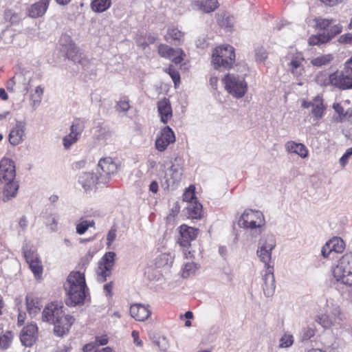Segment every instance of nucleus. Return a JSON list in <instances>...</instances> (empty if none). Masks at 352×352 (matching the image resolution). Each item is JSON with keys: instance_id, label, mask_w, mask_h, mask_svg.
<instances>
[{"instance_id": "nucleus-1", "label": "nucleus", "mask_w": 352, "mask_h": 352, "mask_svg": "<svg viewBox=\"0 0 352 352\" xmlns=\"http://www.w3.org/2000/svg\"><path fill=\"white\" fill-rule=\"evenodd\" d=\"M65 287L67 294L66 304L68 306H76L84 303L88 293L84 272H71L67 277Z\"/></svg>"}, {"instance_id": "nucleus-2", "label": "nucleus", "mask_w": 352, "mask_h": 352, "mask_svg": "<svg viewBox=\"0 0 352 352\" xmlns=\"http://www.w3.org/2000/svg\"><path fill=\"white\" fill-rule=\"evenodd\" d=\"M314 21L316 28L323 30L324 32L310 36L309 38L310 45H319L326 43L342 32V25L338 23L336 24L335 20L316 18Z\"/></svg>"}, {"instance_id": "nucleus-3", "label": "nucleus", "mask_w": 352, "mask_h": 352, "mask_svg": "<svg viewBox=\"0 0 352 352\" xmlns=\"http://www.w3.org/2000/svg\"><path fill=\"white\" fill-rule=\"evenodd\" d=\"M265 223L263 214L261 211L252 209L245 210L238 221L239 227L247 230L254 239L262 233Z\"/></svg>"}, {"instance_id": "nucleus-4", "label": "nucleus", "mask_w": 352, "mask_h": 352, "mask_svg": "<svg viewBox=\"0 0 352 352\" xmlns=\"http://www.w3.org/2000/svg\"><path fill=\"white\" fill-rule=\"evenodd\" d=\"M332 274L335 280L346 286H352V252L343 255L338 264L333 267Z\"/></svg>"}, {"instance_id": "nucleus-5", "label": "nucleus", "mask_w": 352, "mask_h": 352, "mask_svg": "<svg viewBox=\"0 0 352 352\" xmlns=\"http://www.w3.org/2000/svg\"><path fill=\"white\" fill-rule=\"evenodd\" d=\"M235 60L234 47L231 45H222L216 47L212 53V62L215 69L230 68Z\"/></svg>"}, {"instance_id": "nucleus-6", "label": "nucleus", "mask_w": 352, "mask_h": 352, "mask_svg": "<svg viewBox=\"0 0 352 352\" xmlns=\"http://www.w3.org/2000/svg\"><path fill=\"white\" fill-rule=\"evenodd\" d=\"M225 89L233 97L241 98L248 91L245 77L236 74H228L222 79Z\"/></svg>"}, {"instance_id": "nucleus-7", "label": "nucleus", "mask_w": 352, "mask_h": 352, "mask_svg": "<svg viewBox=\"0 0 352 352\" xmlns=\"http://www.w3.org/2000/svg\"><path fill=\"white\" fill-rule=\"evenodd\" d=\"M276 247V241L273 236H267L259 240L256 255L260 261L264 263L265 270L268 267H273L270 265L272 258V251Z\"/></svg>"}, {"instance_id": "nucleus-8", "label": "nucleus", "mask_w": 352, "mask_h": 352, "mask_svg": "<svg viewBox=\"0 0 352 352\" xmlns=\"http://www.w3.org/2000/svg\"><path fill=\"white\" fill-rule=\"evenodd\" d=\"M59 43L61 46V51L66 54L68 58L82 65H85L87 60L82 58L81 54H78L77 47L70 36L63 34L59 40Z\"/></svg>"}, {"instance_id": "nucleus-9", "label": "nucleus", "mask_w": 352, "mask_h": 352, "mask_svg": "<svg viewBox=\"0 0 352 352\" xmlns=\"http://www.w3.org/2000/svg\"><path fill=\"white\" fill-rule=\"evenodd\" d=\"M118 170L117 162L111 157H104L100 160L97 167V174L100 183L107 184L111 175L116 174Z\"/></svg>"}, {"instance_id": "nucleus-10", "label": "nucleus", "mask_w": 352, "mask_h": 352, "mask_svg": "<svg viewBox=\"0 0 352 352\" xmlns=\"http://www.w3.org/2000/svg\"><path fill=\"white\" fill-rule=\"evenodd\" d=\"M116 253L113 252H107L98 262V267L96 271L97 278L100 282L106 280L109 276L115 263Z\"/></svg>"}, {"instance_id": "nucleus-11", "label": "nucleus", "mask_w": 352, "mask_h": 352, "mask_svg": "<svg viewBox=\"0 0 352 352\" xmlns=\"http://www.w3.org/2000/svg\"><path fill=\"white\" fill-rule=\"evenodd\" d=\"M64 314L63 306L57 302L47 304L42 313V320L44 322L53 324Z\"/></svg>"}, {"instance_id": "nucleus-12", "label": "nucleus", "mask_w": 352, "mask_h": 352, "mask_svg": "<svg viewBox=\"0 0 352 352\" xmlns=\"http://www.w3.org/2000/svg\"><path fill=\"white\" fill-rule=\"evenodd\" d=\"M175 136L173 131L168 126L164 127L155 140V148L158 151H165L167 146L174 143Z\"/></svg>"}, {"instance_id": "nucleus-13", "label": "nucleus", "mask_w": 352, "mask_h": 352, "mask_svg": "<svg viewBox=\"0 0 352 352\" xmlns=\"http://www.w3.org/2000/svg\"><path fill=\"white\" fill-rule=\"evenodd\" d=\"M83 129L84 126L80 122V119H76L70 126L69 134L65 136L63 139V144L65 148H69L72 144L78 141Z\"/></svg>"}, {"instance_id": "nucleus-14", "label": "nucleus", "mask_w": 352, "mask_h": 352, "mask_svg": "<svg viewBox=\"0 0 352 352\" xmlns=\"http://www.w3.org/2000/svg\"><path fill=\"white\" fill-rule=\"evenodd\" d=\"M158 53L162 57L172 59L175 64H179L184 60L183 56H185L182 49H173L165 44L159 45Z\"/></svg>"}, {"instance_id": "nucleus-15", "label": "nucleus", "mask_w": 352, "mask_h": 352, "mask_svg": "<svg viewBox=\"0 0 352 352\" xmlns=\"http://www.w3.org/2000/svg\"><path fill=\"white\" fill-rule=\"evenodd\" d=\"M75 319L73 316L65 313L53 323L54 328V333L60 337L63 336L68 333L71 326L74 323Z\"/></svg>"}, {"instance_id": "nucleus-16", "label": "nucleus", "mask_w": 352, "mask_h": 352, "mask_svg": "<svg viewBox=\"0 0 352 352\" xmlns=\"http://www.w3.org/2000/svg\"><path fill=\"white\" fill-rule=\"evenodd\" d=\"M16 168L14 162L9 158H3L0 162V181L15 179Z\"/></svg>"}, {"instance_id": "nucleus-17", "label": "nucleus", "mask_w": 352, "mask_h": 352, "mask_svg": "<svg viewBox=\"0 0 352 352\" xmlns=\"http://www.w3.org/2000/svg\"><path fill=\"white\" fill-rule=\"evenodd\" d=\"M182 168L179 164H172L165 172L164 179L167 187L173 188L177 186L182 178Z\"/></svg>"}, {"instance_id": "nucleus-18", "label": "nucleus", "mask_w": 352, "mask_h": 352, "mask_svg": "<svg viewBox=\"0 0 352 352\" xmlns=\"http://www.w3.org/2000/svg\"><path fill=\"white\" fill-rule=\"evenodd\" d=\"M179 229L180 237L178 239V243L180 246L184 248L190 246V241L197 237L199 230L185 224L182 225Z\"/></svg>"}, {"instance_id": "nucleus-19", "label": "nucleus", "mask_w": 352, "mask_h": 352, "mask_svg": "<svg viewBox=\"0 0 352 352\" xmlns=\"http://www.w3.org/2000/svg\"><path fill=\"white\" fill-rule=\"evenodd\" d=\"M1 184L3 185V188H0V194H2L1 199L3 201L7 202L12 199L16 197L19 184L15 179L3 181Z\"/></svg>"}, {"instance_id": "nucleus-20", "label": "nucleus", "mask_w": 352, "mask_h": 352, "mask_svg": "<svg viewBox=\"0 0 352 352\" xmlns=\"http://www.w3.org/2000/svg\"><path fill=\"white\" fill-rule=\"evenodd\" d=\"M38 327L36 324L31 323L24 327L20 335L22 344L25 346H31L36 340Z\"/></svg>"}, {"instance_id": "nucleus-21", "label": "nucleus", "mask_w": 352, "mask_h": 352, "mask_svg": "<svg viewBox=\"0 0 352 352\" xmlns=\"http://www.w3.org/2000/svg\"><path fill=\"white\" fill-rule=\"evenodd\" d=\"M302 106L305 108L311 107V112L314 120H318L323 117L325 106L323 104V100L319 96H317L311 102L304 101Z\"/></svg>"}, {"instance_id": "nucleus-22", "label": "nucleus", "mask_w": 352, "mask_h": 352, "mask_svg": "<svg viewBox=\"0 0 352 352\" xmlns=\"http://www.w3.org/2000/svg\"><path fill=\"white\" fill-rule=\"evenodd\" d=\"M25 131V123L23 121H16L14 126L12 128L8 135V141L13 145L16 146L23 141Z\"/></svg>"}, {"instance_id": "nucleus-23", "label": "nucleus", "mask_w": 352, "mask_h": 352, "mask_svg": "<svg viewBox=\"0 0 352 352\" xmlns=\"http://www.w3.org/2000/svg\"><path fill=\"white\" fill-rule=\"evenodd\" d=\"M263 290L266 297H271L275 292L274 267H268L263 275Z\"/></svg>"}, {"instance_id": "nucleus-24", "label": "nucleus", "mask_w": 352, "mask_h": 352, "mask_svg": "<svg viewBox=\"0 0 352 352\" xmlns=\"http://www.w3.org/2000/svg\"><path fill=\"white\" fill-rule=\"evenodd\" d=\"M336 74L337 75V79H335V85L342 89L352 88V67H345L341 74Z\"/></svg>"}, {"instance_id": "nucleus-25", "label": "nucleus", "mask_w": 352, "mask_h": 352, "mask_svg": "<svg viewBox=\"0 0 352 352\" xmlns=\"http://www.w3.org/2000/svg\"><path fill=\"white\" fill-rule=\"evenodd\" d=\"M157 111L161 122L164 124L167 123L173 116L170 101L166 98L157 102Z\"/></svg>"}, {"instance_id": "nucleus-26", "label": "nucleus", "mask_w": 352, "mask_h": 352, "mask_svg": "<svg viewBox=\"0 0 352 352\" xmlns=\"http://www.w3.org/2000/svg\"><path fill=\"white\" fill-rule=\"evenodd\" d=\"M151 314V312L148 307L141 304L133 305L130 308L131 316L138 321L145 320L149 317Z\"/></svg>"}, {"instance_id": "nucleus-27", "label": "nucleus", "mask_w": 352, "mask_h": 352, "mask_svg": "<svg viewBox=\"0 0 352 352\" xmlns=\"http://www.w3.org/2000/svg\"><path fill=\"white\" fill-rule=\"evenodd\" d=\"M78 182L87 190L93 188L97 182L100 183V179L98 174L94 175L93 173L83 172L79 175Z\"/></svg>"}, {"instance_id": "nucleus-28", "label": "nucleus", "mask_w": 352, "mask_h": 352, "mask_svg": "<svg viewBox=\"0 0 352 352\" xmlns=\"http://www.w3.org/2000/svg\"><path fill=\"white\" fill-rule=\"evenodd\" d=\"M303 60L302 55L300 53L292 54L290 57L289 67L292 73L296 76H300L304 71Z\"/></svg>"}, {"instance_id": "nucleus-29", "label": "nucleus", "mask_w": 352, "mask_h": 352, "mask_svg": "<svg viewBox=\"0 0 352 352\" xmlns=\"http://www.w3.org/2000/svg\"><path fill=\"white\" fill-rule=\"evenodd\" d=\"M285 149L288 153L298 155L302 159L308 157V149L303 144L289 141L285 144Z\"/></svg>"}, {"instance_id": "nucleus-30", "label": "nucleus", "mask_w": 352, "mask_h": 352, "mask_svg": "<svg viewBox=\"0 0 352 352\" xmlns=\"http://www.w3.org/2000/svg\"><path fill=\"white\" fill-rule=\"evenodd\" d=\"M50 0H40L32 5L29 8V15L32 18H37L43 16L48 7Z\"/></svg>"}, {"instance_id": "nucleus-31", "label": "nucleus", "mask_w": 352, "mask_h": 352, "mask_svg": "<svg viewBox=\"0 0 352 352\" xmlns=\"http://www.w3.org/2000/svg\"><path fill=\"white\" fill-rule=\"evenodd\" d=\"M340 309L338 307L333 308L331 314L319 318V322L324 327H328L340 323Z\"/></svg>"}, {"instance_id": "nucleus-32", "label": "nucleus", "mask_w": 352, "mask_h": 352, "mask_svg": "<svg viewBox=\"0 0 352 352\" xmlns=\"http://www.w3.org/2000/svg\"><path fill=\"white\" fill-rule=\"evenodd\" d=\"M192 6L204 12H213L218 7L217 0H195Z\"/></svg>"}, {"instance_id": "nucleus-33", "label": "nucleus", "mask_w": 352, "mask_h": 352, "mask_svg": "<svg viewBox=\"0 0 352 352\" xmlns=\"http://www.w3.org/2000/svg\"><path fill=\"white\" fill-rule=\"evenodd\" d=\"M186 215L190 219H199L201 216L202 206L197 200L190 201L186 207Z\"/></svg>"}, {"instance_id": "nucleus-34", "label": "nucleus", "mask_w": 352, "mask_h": 352, "mask_svg": "<svg viewBox=\"0 0 352 352\" xmlns=\"http://www.w3.org/2000/svg\"><path fill=\"white\" fill-rule=\"evenodd\" d=\"M24 254L27 262L29 263L30 268L34 273V276L37 278L40 277L43 272V267L41 261L36 257L34 258L33 256L28 254L25 252Z\"/></svg>"}, {"instance_id": "nucleus-35", "label": "nucleus", "mask_w": 352, "mask_h": 352, "mask_svg": "<svg viewBox=\"0 0 352 352\" xmlns=\"http://www.w3.org/2000/svg\"><path fill=\"white\" fill-rule=\"evenodd\" d=\"M328 338L329 340H324L323 342L324 351L319 349H311L308 352H334L338 347L336 339L332 335H329Z\"/></svg>"}, {"instance_id": "nucleus-36", "label": "nucleus", "mask_w": 352, "mask_h": 352, "mask_svg": "<svg viewBox=\"0 0 352 352\" xmlns=\"http://www.w3.org/2000/svg\"><path fill=\"white\" fill-rule=\"evenodd\" d=\"M333 59V56L331 54H321L311 59V63L312 65L319 67L329 64Z\"/></svg>"}, {"instance_id": "nucleus-37", "label": "nucleus", "mask_w": 352, "mask_h": 352, "mask_svg": "<svg viewBox=\"0 0 352 352\" xmlns=\"http://www.w3.org/2000/svg\"><path fill=\"white\" fill-rule=\"evenodd\" d=\"M184 38V33L176 28H170L167 30V33L165 35V40L169 41L173 40L175 41L180 42Z\"/></svg>"}, {"instance_id": "nucleus-38", "label": "nucleus", "mask_w": 352, "mask_h": 352, "mask_svg": "<svg viewBox=\"0 0 352 352\" xmlns=\"http://www.w3.org/2000/svg\"><path fill=\"white\" fill-rule=\"evenodd\" d=\"M111 5V0H94L91 2V8L94 12H102L107 10Z\"/></svg>"}, {"instance_id": "nucleus-39", "label": "nucleus", "mask_w": 352, "mask_h": 352, "mask_svg": "<svg viewBox=\"0 0 352 352\" xmlns=\"http://www.w3.org/2000/svg\"><path fill=\"white\" fill-rule=\"evenodd\" d=\"M328 245L332 250V252L337 253L342 252L344 249V242L339 237H334L328 241Z\"/></svg>"}, {"instance_id": "nucleus-40", "label": "nucleus", "mask_w": 352, "mask_h": 352, "mask_svg": "<svg viewBox=\"0 0 352 352\" xmlns=\"http://www.w3.org/2000/svg\"><path fill=\"white\" fill-rule=\"evenodd\" d=\"M197 270L198 266L195 263L187 262L184 265L182 276L183 278H188V276L195 274Z\"/></svg>"}, {"instance_id": "nucleus-41", "label": "nucleus", "mask_w": 352, "mask_h": 352, "mask_svg": "<svg viewBox=\"0 0 352 352\" xmlns=\"http://www.w3.org/2000/svg\"><path fill=\"white\" fill-rule=\"evenodd\" d=\"M27 310L30 315L36 314L39 310L38 302L32 296H26Z\"/></svg>"}, {"instance_id": "nucleus-42", "label": "nucleus", "mask_w": 352, "mask_h": 352, "mask_svg": "<svg viewBox=\"0 0 352 352\" xmlns=\"http://www.w3.org/2000/svg\"><path fill=\"white\" fill-rule=\"evenodd\" d=\"M316 79L318 84L326 85L329 82L334 83L336 81L334 79H337V75L336 74H333L329 76L325 73H319L317 74Z\"/></svg>"}, {"instance_id": "nucleus-43", "label": "nucleus", "mask_w": 352, "mask_h": 352, "mask_svg": "<svg viewBox=\"0 0 352 352\" xmlns=\"http://www.w3.org/2000/svg\"><path fill=\"white\" fill-rule=\"evenodd\" d=\"M255 59L256 62L261 63L267 58V53L263 46L258 45L254 49Z\"/></svg>"}, {"instance_id": "nucleus-44", "label": "nucleus", "mask_w": 352, "mask_h": 352, "mask_svg": "<svg viewBox=\"0 0 352 352\" xmlns=\"http://www.w3.org/2000/svg\"><path fill=\"white\" fill-rule=\"evenodd\" d=\"M195 187L192 186H189L188 189L183 194V201L189 204L190 201H194L197 200V198L195 197Z\"/></svg>"}, {"instance_id": "nucleus-45", "label": "nucleus", "mask_w": 352, "mask_h": 352, "mask_svg": "<svg viewBox=\"0 0 352 352\" xmlns=\"http://www.w3.org/2000/svg\"><path fill=\"white\" fill-rule=\"evenodd\" d=\"M94 225V221H82L76 225V232L83 234L89 227H92Z\"/></svg>"}, {"instance_id": "nucleus-46", "label": "nucleus", "mask_w": 352, "mask_h": 352, "mask_svg": "<svg viewBox=\"0 0 352 352\" xmlns=\"http://www.w3.org/2000/svg\"><path fill=\"white\" fill-rule=\"evenodd\" d=\"M294 343V338L292 335L285 334L279 340L280 348H287Z\"/></svg>"}, {"instance_id": "nucleus-47", "label": "nucleus", "mask_w": 352, "mask_h": 352, "mask_svg": "<svg viewBox=\"0 0 352 352\" xmlns=\"http://www.w3.org/2000/svg\"><path fill=\"white\" fill-rule=\"evenodd\" d=\"M164 71L170 75L174 82L175 87H177L180 82V76L179 72L173 69L172 67H169L168 69H164Z\"/></svg>"}, {"instance_id": "nucleus-48", "label": "nucleus", "mask_w": 352, "mask_h": 352, "mask_svg": "<svg viewBox=\"0 0 352 352\" xmlns=\"http://www.w3.org/2000/svg\"><path fill=\"white\" fill-rule=\"evenodd\" d=\"M94 256V254L91 252H88L87 254H85V256H83L80 261L79 263V265L80 266L81 269H85L87 267V266L89 264L91 261L92 260Z\"/></svg>"}, {"instance_id": "nucleus-49", "label": "nucleus", "mask_w": 352, "mask_h": 352, "mask_svg": "<svg viewBox=\"0 0 352 352\" xmlns=\"http://www.w3.org/2000/svg\"><path fill=\"white\" fill-rule=\"evenodd\" d=\"M19 79H25L23 74H16L15 76L12 77L11 79H10L8 81L7 85H6V88H7L8 91L13 92L14 91V86L16 84V80H19Z\"/></svg>"}, {"instance_id": "nucleus-50", "label": "nucleus", "mask_w": 352, "mask_h": 352, "mask_svg": "<svg viewBox=\"0 0 352 352\" xmlns=\"http://www.w3.org/2000/svg\"><path fill=\"white\" fill-rule=\"evenodd\" d=\"M315 335V330L311 327H307L302 330L301 339L302 341L308 340L309 339L314 337Z\"/></svg>"}, {"instance_id": "nucleus-51", "label": "nucleus", "mask_w": 352, "mask_h": 352, "mask_svg": "<svg viewBox=\"0 0 352 352\" xmlns=\"http://www.w3.org/2000/svg\"><path fill=\"white\" fill-rule=\"evenodd\" d=\"M116 237V229L114 228H111L108 232L107 236V245H110L113 242Z\"/></svg>"}, {"instance_id": "nucleus-52", "label": "nucleus", "mask_w": 352, "mask_h": 352, "mask_svg": "<svg viewBox=\"0 0 352 352\" xmlns=\"http://www.w3.org/2000/svg\"><path fill=\"white\" fill-rule=\"evenodd\" d=\"M130 108L128 101L122 100L118 103V110L120 111H126Z\"/></svg>"}, {"instance_id": "nucleus-53", "label": "nucleus", "mask_w": 352, "mask_h": 352, "mask_svg": "<svg viewBox=\"0 0 352 352\" xmlns=\"http://www.w3.org/2000/svg\"><path fill=\"white\" fill-rule=\"evenodd\" d=\"M157 345L160 347V349L162 351H166L167 349V341L165 337H162L159 338V340L156 342Z\"/></svg>"}, {"instance_id": "nucleus-54", "label": "nucleus", "mask_w": 352, "mask_h": 352, "mask_svg": "<svg viewBox=\"0 0 352 352\" xmlns=\"http://www.w3.org/2000/svg\"><path fill=\"white\" fill-rule=\"evenodd\" d=\"M330 248V245H328V242L325 243L324 245L322 248L321 254L324 258H327L329 254L332 252V250Z\"/></svg>"}, {"instance_id": "nucleus-55", "label": "nucleus", "mask_w": 352, "mask_h": 352, "mask_svg": "<svg viewBox=\"0 0 352 352\" xmlns=\"http://www.w3.org/2000/svg\"><path fill=\"white\" fill-rule=\"evenodd\" d=\"M31 100V105L34 109H36L40 105L42 98L41 97H35L34 95H32Z\"/></svg>"}, {"instance_id": "nucleus-56", "label": "nucleus", "mask_w": 352, "mask_h": 352, "mask_svg": "<svg viewBox=\"0 0 352 352\" xmlns=\"http://www.w3.org/2000/svg\"><path fill=\"white\" fill-rule=\"evenodd\" d=\"M95 346L105 345L108 343V339L106 336L96 337V341L94 342Z\"/></svg>"}, {"instance_id": "nucleus-57", "label": "nucleus", "mask_w": 352, "mask_h": 352, "mask_svg": "<svg viewBox=\"0 0 352 352\" xmlns=\"http://www.w3.org/2000/svg\"><path fill=\"white\" fill-rule=\"evenodd\" d=\"M132 337L133 338L134 343L138 346H142V341L139 339V333L136 331L132 332Z\"/></svg>"}, {"instance_id": "nucleus-58", "label": "nucleus", "mask_w": 352, "mask_h": 352, "mask_svg": "<svg viewBox=\"0 0 352 352\" xmlns=\"http://www.w3.org/2000/svg\"><path fill=\"white\" fill-rule=\"evenodd\" d=\"M339 41L341 43H351L352 42V34H346L340 37Z\"/></svg>"}, {"instance_id": "nucleus-59", "label": "nucleus", "mask_w": 352, "mask_h": 352, "mask_svg": "<svg viewBox=\"0 0 352 352\" xmlns=\"http://www.w3.org/2000/svg\"><path fill=\"white\" fill-rule=\"evenodd\" d=\"M321 2L324 3L326 6H334L338 3L342 2L344 0H320Z\"/></svg>"}, {"instance_id": "nucleus-60", "label": "nucleus", "mask_w": 352, "mask_h": 352, "mask_svg": "<svg viewBox=\"0 0 352 352\" xmlns=\"http://www.w3.org/2000/svg\"><path fill=\"white\" fill-rule=\"evenodd\" d=\"M47 226H49L50 227V229L53 231H54L56 228V226H57V220L56 219L55 217H52L50 218V219L49 220L48 223H47Z\"/></svg>"}, {"instance_id": "nucleus-61", "label": "nucleus", "mask_w": 352, "mask_h": 352, "mask_svg": "<svg viewBox=\"0 0 352 352\" xmlns=\"http://www.w3.org/2000/svg\"><path fill=\"white\" fill-rule=\"evenodd\" d=\"M158 183L156 181H153L149 185V191L156 193L158 191Z\"/></svg>"}, {"instance_id": "nucleus-62", "label": "nucleus", "mask_w": 352, "mask_h": 352, "mask_svg": "<svg viewBox=\"0 0 352 352\" xmlns=\"http://www.w3.org/2000/svg\"><path fill=\"white\" fill-rule=\"evenodd\" d=\"M19 226L21 228L22 230H25L28 226V220L25 216H23L21 217L19 222Z\"/></svg>"}, {"instance_id": "nucleus-63", "label": "nucleus", "mask_w": 352, "mask_h": 352, "mask_svg": "<svg viewBox=\"0 0 352 352\" xmlns=\"http://www.w3.org/2000/svg\"><path fill=\"white\" fill-rule=\"evenodd\" d=\"M333 108L339 114L340 117L344 116V109L339 104H333Z\"/></svg>"}, {"instance_id": "nucleus-64", "label": "nucleus", "mask_w": 352, "mask_h": 352, "mask_svg": "<svg viewBox=\"0 0 352 352\" xmlns=\"http://www.w3.org/2000/svg\"><path fill=\"white\" fill-rule=\"evenodd\" d=\"M95 348V344L94 342L89 343L83 347L84 352H91Z\"/></svg>"}]
</instances>
